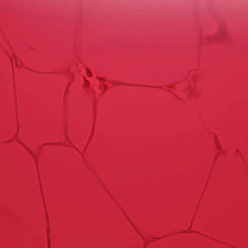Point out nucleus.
Returning a JSON list of instances; mask_svg holds the SVG:
<instances>
[{
  "mask_svg": "<svg viewBox=\"0 0 248 248\" xmlns=\"http://www.w3.org/2000/svg\"><path fill=\"white\" fill-rule=\"evenodd\" d=\"M87 74L88 76L91 77L92 76V73L89 71L87 70Z\"/></svg>",
  "mask_w": 248,
  "mask_h": 248,
  "instance_id": "1",
  "label": "nucleus"
}]
</instances>
